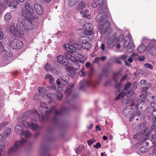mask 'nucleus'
I'll use <instances>...</instances> for the list:
<instances>
[{
    "label": "nucleus",
    "mask_w": 156,
    "mask_h": 156,
    "mask_svg": "<svg viewBox=\"0 0 156 156\" xmlns=\"http://www.w3.org/2000/svg\"><path fill=\"white\" fill-rule=\"evenodd\" d=\"M25 9H22L21 13L22 16L26 19H19V26L12 22L8 29V32L9 34L15 35L18 37H21L24 34L25 31H29L34 28L30 21L33 19H37L38 17H35L33 15L34 10L29 3L25 2Z\"/></svg>",
    "instance_id": "nucleus-1"
},
{
    "label": "nucleus",
    "mask_w": 156,
    "mask_h": 156,
    "mask_svg": "<svg viewBox=\"0 0 156 156\" xmlns=\"http://www.w3.org/2000/svg\"><path fill=\"white\" fill-rule=\"evenodd\" d=\"M106 2L105 0H94L91 6L94 8H98V14L96 17L97 21L100 22L98 27L101 30L105 32L110 28V23L107 21L108 13Z\"/></svg>",
    "instance_id": "nucleus-2"
},
{
    "label": "nucleus",
    "mask_w": 156,
    "mask_h": 156,
    "mask_svg": "<svg viewBox=\"0 0 156 156\" xmlns=\"http://www.w3.org/2000/svg\"><path fill=\"white\" fill-rule=\"evenodd\" d=\"M27 119V115L26 113H24L22 115H20L17 120L19 122L23 123V126L26 128H30L34 131L37 130L38 126L35 123V122L34 120V119L31 118L30 119L31 124L26 121Z\"/></svg>",
    "instance_id": "nucleus-3"
},
{
    "label": "nucleus",
    "mask_w": 156,
    "mask_h": 156,
    "mask_svg": "<svg viewBox=\"0 0 156 156\" xmlns=\"http://www.w3.org/2000/svg\"><path fill=\"white\" fill-rule=\"evenodd\" d=\"M46 104L44 103L41 102L39 108V111L41 113V115H38L37 119L40 121L42 122L44 120V116L43 114L45 113L47 115L50 114L51 112H54L55 109L54 106L51 107L50 108L48 107H46Z\"/></svg>",
    "instance_id": "nucleus-4"
},
{
    "label": "nucleus",
    "mask_w": 156,
    "mask_h": 156,
    "mask_svg": "<svg viewBox=\"0 0 156 156\" xmlns=\"http://www.w3.org/2000/svg\"><path fill=\"white\" fill-rule=\"evenodd\" d=\"M67 81L62 79H58L56 81V83L57 84L58 86L57 87L55 85H52L51 87L57 90L55 92V94L57 96L58 100L59 101L61 100L63 98V95L61 93V91L63 90V89L62 87L63 86H66L68 85Z\"/></svg>",
    "instance_id": "nucleus-5"
},
{
    "label": "nucleus",
    "mask_w": 156,
    "mask_h": 156,
    "mask_svg": "<svg viewBox=\"0 0 156 156\" xmlns=\"http://www.w3.org/2000/svg\"><path fill=\"white\" fill-rule=\"evenodd\" d=\"M146 95H144L143 94L140 95V97L141 98H142V99L141 100V102L139 104V99L138 98H136L135 99L132 101L131 103V106H134L135 105V108L136 109H138L139 108V105L140 107V108L142 110H144V109L142 108L143 106H141V105H144V104H147L148 102L146 100Z\"/></svg>",
    "instance_id": "nucleus-6"
},
{
    "label": "nucleus",
    "mask_w": 156,
    "mask_h": 156,
    "mask_svg": "<svg viewBox=\"0 0 156 156\" xmlns=\"http://www.w3.org/2000/svg\"><path fill=\"white\" fill-rule=\"evenodd\" d=\"M123 47L126 48L128 52L130 53L133 51L134 45L132 40L130 38L126 37L124 41Z\"/></svg>",
    "instance_id": "nucleus-7"
},
{
    "label": "nucleus",
    "mask_w": 156,
    "mask_h": 156,
    "mask_svg": "<svg viewBox=\"0 0 156 156\" xmlns=\"http://www.w3.org/2000/svg\"><path fill=\"white\" fill-rule=\"evenodd\" d=\"M25 143V140L23 139L21 140L20 141H17L16 142L14 146L10 147L8 151V154H11L12 153L18 151L20 149L21 147Z\"/></svg>",
    "instance_id": "nucleus-8"
},
{
    "label": "nucleus",
    "mask_w": 156,
    "mask_h": 156,
    "mask_svg": "<svg viewBox=\"0 0 156 156\" xmlns=\"http://www.w3.org/2000/svg\"><path fill=\"white\" fill-rule=\"evenodd\" d=\"M9 45V47L13 49H19L23 46V43L20 40L15 39L10 41Z\"/></svg>",
    "instance_id": "nucleus-9"
},
{
    "label": "nucleus",
    "mask_w": 156,
    "mask_h": 156,
    "mask_svg": "<svg viewBox=\"0 0 156 156\" xmlns=\"http://www.w3.org/2000/svg\"><path fill=\"white\" fill-rule=\"evenodd\" d=\"M82 28L84 30V33L85 35H91L94 33L93 26L90 23H86L83 26Z\"/></svg>",
    "instance_id": "nucleus-10"
},
{
    "label": "nucleus",
    "mask_w": 156,
    "mask_h": 156,
    "mask_svg": "<svg viewBox=\"0 0 156 156\" xmlns=\"http://www.w3.org/2000/svg\"><path fill=\"white\" fill-rule=\"evenodd\" d=\"M79 45L77 43H74L73 46L69 44H65L63 47L66 50L70 53H73L76 52V48Z\"/></svg>",
    "instance_id": "nucleus-11"
},
{
    "label": "nucleus",
    "mask_w": 156,
    "mask_h": 156,
    "mask_svg": "<svg viewBox=\"0 0 156 156\" xmlns=\"http://www.w3.org/2000/svg\"><path fill=\"white\" fill-rule=\"evenodd\" d=\"M147 131V129L144 128V130L142 133H138L135 134L133 136V138L136 140H139L141 138H144V140L149 134Z\"/></svg>",
    "instance_id": "nucleus-12"
},
{
    "label": "nucleus",
    "mask_w": 156,
    "mask_h": 156,
    "mask_svg": "<svg viewBox=\"0 0 156 156\" xmlns=\"http://www.w3.org/2000/svg\"><path fill=\"white\" fill-rule=\"evenodd\" d=\"M133 110L131 106H129L126 107L124 109L123 112V114L126 116H131V118H129V120L132 121L134 116L133 113Z\"/></svg>",
    "instance_id": "nucleus-13"
},
{
    "label": "nucleus",
    "mask_w": 156,
    "mask_h": 156,
    "mask_svg": "<svg viewBox=\"0 0 156 156\" xmlns=\"http://www.w3.org/2000/svg\"><path fill=\"white\" fill-rule=\"evenodd\" d=\"M57 59L58 63L64 66H67L69 64L66 56H65L62 55H59L57 57Z\"/></svg>",
    "instance_id": "nucleus-14"
},
{
    "label": "nucleus",
    "mask_w": 156,
    "mask_h": 156,
    "mask_svg": "<svg viewBox=\"0 0 156 156\" xmlns=\"http://www.w3.org/2000/svg\"><path fill=\"white\" fill-rule=\"evenodd\" d=\"M140 86H144L147 84V86L146 87H143L142 88V93H143L144 92H145V93H146V91L151 86V83H148L147 84V82L146 81L144 80H141L140 81Z\"/></svg>",
    "instance_id": "nucleus-15"
},
{
    "label": "nucleus",
    "mask_w": 156,
    "mask_h": 156,
    "mask_svg": "<svg viewBox=\"0 0 156 156\" xmlns=\"http://www.w3.org/2000/svg\"><path fill=\"white\" fill-rule=\"evenodd\" d=\"M117 40L115 36L114 35L112 36L110 38H109L107 42V44L109 48L113 47L114 46L116 43Z\"/></svg>",
    "instance_id": "nucleus-16"
},
{
    "label": "nucleus",
    "mask_w": 156,
    "mask_h": 156,
    "mask_svg": "<svg viewBox=\"0 0 156 156\" xmlns=\"http://www.w3.org/2000/svg\"><path fill=\"white\" fill-rule=\"evenodd\" d=\"M75 61L83 63L86 60V58L83 56L82 55L79 54H76L75 55Z\"/></svg>",
    "instance_id": "nucleus-17"
},
{
    "label": "nucleus",
    "mask_w": 156,
    "mask_h": 156,
    "mask_svg": "<svg viewBox=\"0 0 156 156\" xmlns=\"http://www.w3.org/2000/svg\"><path fill=\"white\" fill-rule=\"evenodd\" d=\"M34 8L36 13L39 14L41 15L43 13V9L42 6L38 4H35Z\"/></svg>",
    "instance_id": "nucleus-18"
},
{
    "label": "nucleus",
    "mask_w": 156,
    "mask_h": 156,
    "mask_svg": "<svg viewBox=\"0 0 156 156\" xmlns=\"http://www.w3.org/2000/svg\"><path fill=\"white\" fill-rule=\"evenodd\" d=\"M80 13L82 16L84 18L89 19L90 18V12L89 10L88 9H86L84 10L81 11Z\"/></svg>",
    "instance_id": "nucleus-19"
},
{
    "label": "nucleus",
    "mask_w": 156,
    "mask_h": 156,
    "mask_svg": "<svg viewBox=\"0 0 156 156\" xmlns=\"http://www.w3.org/2000/svg\"><path fill=\"white\" fill-rule=\"evenodd\" d=\"M31 136V134L29 132L27 131H25L22 132L21 134L20 135V137L22 139L21 140L23 139L24 140H25L26 142V140L24 139V138H29Z\"/></svg>",
    "instance_id": "nucleus-20"
},
{
    "label": "nucleus",
    "mask_w": 156,
    "mask_h": 156,
    "mask_svg": "<svg viewBox=\"0 0 156 156\" xmlns=\"http://www.w3.org/2000/svg\"><path fill=\"white\" fill-rule=\"evenodd\" d=\"M88 39L89 37L88 36H84L80 37L78 38L77 41L79 43L83 44L85 43L88 41Z\"/></svg>",
    "instance_id": "nucleus-21"
},
{
    "label": "nucleus",
    "mask_w": 156,
    "mask_h": 156,
    "mask_svg": "<svg viewBox=\"0 0 156 156\" xmlns=\"http://www.w3.org/2000/svg\"><path fill=\"white\" fill-rule=\"evenodd\" d=\"M11 131V130L10 128L8 127H6L2 135L4 137V139H5L8 137L10 134Z\"/></svg>",
    "instance_id": "nucleus-22"
},
{
    "label": "nucleus",
    "mask_w": 156,
    "mask_h": 156,
    "mask_svg": "<svg viewBox=\"0 0 156 156\" xmlns=\"http://www.w3.org/2000/svg\"><path fill=\"white\" fill-rule=\"evenodd\" d=\"M74 84L71 83L70 85L68 86V88L66 91H65V94L66 95L67 98L69 97L71 95V93L72 91V88L73 87Z\"/></svg>",
    "instance_id": "nucleus-23"
},
{
    "label": "nucleus",
    "mask_w": 156,
    "mask_h": 156,
    "mask_svg": "<svg viewBox=\"0 0 156 156\" xmlns=\"http://www.w3.org/2000/svg\"><path fill=\"white\" fill-rule=\"evenodd\" d=\"M155 44H156V41L152 40L150 41L146 48V49L147 50H150L151 49V48Z\"/></svg>",
    "instance_id": "nucleus-24"
},
{
    "label": "nucleus",
    "mask_w": 156,
    "mask_h": 156,
    "mask_svg": "<svg viewBox=\"0 0 156 156\" xmlns=\"http://www.w3.org/2000/svg\"><path fill=\"white\" fill-rule=\"evenodd\" d=\"M81 46L83 49L89 50L91 47V45L90 43L87 41V42L81 44Z\"/></svg>",
    "instance_id": "nucleus-25"
},
{
    "label": "nucleus",
    "mask_w": 156,
    "mask_h": 156,
    "mask_svg": "<svg viewBox=\"0 0 156 156\" xmlns=\"http://www.w3.org/2000/svg\"><path fill=\"white\" fill-rule=\"evenodd\" d=\"M89 85L88 81L87 80H82L80 83V88L82 89L84 87L88 86Z\"/></svg>",
    "instance_id": "nucleus-26"
},
{
    "label": "nucleus",
    "mask_w": 156,
    "mask_h": 156,
    "mask_svg": "<svg viewBox=\"0 0 156 156\" xmlns=\"http://www.w3.org/2000/svg\"><path fill=\"white\" fill-rule=\"evenodd\" d=\"M18 3V2L17 1L14 0L11 2L9 4V6L12 9L16 8Z\"/></svg>",
    "instance_id": "nucleus-27"
},
{
    "label": "nucleus",
    "mask_w": 156,
    "mask_h": 156,
    "mask_svg": "<svg viewBox=\"0 0 156 156\" xmlns=\"http://www.w3.org/2000/svg\"><path fill=\"white\" fill-rule=\"evenodd\" d=\"M146 49L145 46L143 44H142L140 45L137 49L139 53L143 52Z\"/></svg>",
    "instance_id": "nucleus-28"
},
{
    "label": "nucleus",
    "mask_w": 156,
    "mask_h": 156,
    "mask_svg": "<svg viewBox=\"0 0 156 156\" xmlns=\"http://www.w3.org/2000/svg\"><path fill=\"white\" fill-rule=\"evenodd\" d=\"M78 2L79 0H69L68 5L70 7H73L76 5Z\"/></svg>",
    "instance_id": "nucleus-29"
},
{
    "label": "nucleus",
    "mask_w": 156,
    "mask_h": 156,
    "mask_svg": "<svg viewBox=\"0 0 156 156\" xmlns=\"http://www.w3.org/2000/svg\"><path fill=\"white\" fill-rule=\"evenodd\" d=\"M23 128L22 126L20 125H18L15 126V130L16 132L19 133L23 130Z\"/></svg>",
    "instance_id": "nucleus-30"
},
{
    "label": "nucleus",
    "mask_w": 156,
    "mask_h": 156,
    "mask_svg": "<svg viewBox=\"0 0 156 156\" xmlns=\"http://www.w3.org/2000/svg\"><path fill=\"white\" fill-rule=\"evenodd\" d=\"M126 95V93L125 92H122L118 95L115 98V100L117 101L119 99H122Z\"/></svg>",
    "instance_id": "nucleus-31"
},
{
    "label": "nucleus",
    "mask_w": 156,
    "mask_h": 156,
    "mask_svg": "<svg viewBox=\"0 0 156 156\" xmlns=\"http://www.w3.org/2000/svg\"><path fill=\"white\" fill-rule=\"evenodd\" d=\"M80 68V65L77 62H74V65L73 67V69L74 70H77Z\"/></svg>",
    "instance_id": "nucleus-32"
},
{
    "label": "nucleus",
    "mask_w": 156,
    "mask_h": 156,
    "mask_svg": "<svg viewBox=\"0 0 156 156\" xmlns=\"http://www.w3.org/2000/svg\"><path fill=\"white\" fill-rule=\"evenodd\" d=\"M51 71L55 75H58L60 73V69L58 68H52Z\"/></svg>",
    "instance_id": "nucleus-33"
},
{
    "label": "nucleus",
    "mask_w": 156,
    "mask_h": 156,
    "mask_svg": "<svg viewBox=\"0 0 156 156\" xmlns=\"http://www.w3.org/2000/svg\"><path fill=\"white\" fill-rule=\"evenodd\" d=\"M150 51L151 54L154 56H156V44L153 46Z\"/></svg>",
    "instance_id": "nucleus-34"
},
{
    "label": "nucleus",
    "mask_w": 156,
    "mask_h": 156,
    "mask_svg": "<svg viewBox=\"0 0 156 156\" xmlns=\"http://www.w3.org/2000/svg\"><path fill=\"white\" fill-rule=\"evenodd\" d=\"M67 59H69L72 62H75V56L74 57L73 56L70 54H67L66 55Z\"/></svg>",
    "instance_id": "nucleus-35"
},
{
    "label": "nucleus",
    "mask_w": 156,
    "mask_h": 156,
    "mask_svg": "<svg viewBox=\"0 0 156 156\" xmlns=\"http://www.w3.org/2000/svg\"><path fill=\"white\" fill-rule=\"evenodd\" d=\"M46 79H48L50 83H52L54 81V79L52 76L49 74H47L45 76Z\"/></svg>",
    "instance_id": "nucleus-36"
},
{
    "label": "nucleus",
    "mask_w": 156,
    "mask_h": 156,
    "mask_svg": "<svg viewBox=\"0 0 156 156\" xmlns=\"http://www.w3.org/2000/svg\"><path fill=\"white\" fill-rule=\"evenodd\" d=\"M86 7V5L83 2H81L79 4L77 9L79 10L80 9H84Z\"/></svg>",
    "instance_id": "nucleus-37"
},
{
    "label": "nucleus",
    "mask_w": 156,
    "mask_h": 156,
    "mask_svg": "<svg viewBox=\"0 0 156 156\" xmlns=\"http://www.w3.org/2000/svg\"><path fill=\"white\" fill-rule=\"evenodd\" d=\"M4 18L5 21H8L11 20L12 16L9 13H7L5 15Z\"/></svg>",
    "instance_id": "nucleus-38"
},
{
    "label": "nucleus",
    "mask_w": 156,
    "mask_h": 156,
    "mask_svg": "<svg viewBox=\"0 0 156 156\" xmlns=\"http://www.w3.org/2000/svg\"><path fill=\"white\" fill-rule=\"evenodd\" d=\"M148 150V148L145 146H144L140 149V152L142 153H145Z\"/></svg>",
    "instance_id": "nucleus-39"
},
{
    "label": "nucleus",
    "mask_w": 156,
    "mask_h": 156,
    "mask_svg": "<svg viewBox=\"0 0 156 156\" xmlns=\"http://www.w3.org/2000/svg\"><path fill=\"white\" fill-rule=\"evenodd\" d=\"M137 87L136 83L135 82L132 84L131 83L130 89L131 90H133L134 91L136 90Z\"/></svg>",
    "instance_id": "nucleus-40"
},
{
    "label": "nucleus",
    "mask_w": 156,
    "mask_h": 156,
    "mask_svg": "<svg viewBox=\"0 0 156 156\" xmlns=\"http://www.w3.org/2000/svg\"><path fill=\"white\" fill-rule=\"evenodd\" d=\"M39 92L41 94H44L45 93L46 89L44 87H40L38 89Z\"/></svg>",
    "instance_id": "nucleus-41"
},
{
    "label": "nucleus",
    "mask_w": 156,
    "mask_h": 156,
    "mask_svg": "<svg viewBox=\"0 0 156 156\" xmlns=\"http://www.w3.org/2000/svg\"><path fill=\"white\" fill-rule=\"evenodd\" d=\"M84 149V147L83 145L79 146L76 150V152L77 153H79L82 151Z\"/></svg>",
    "instance_id": "nucleus-42"
},
{
    "label": "nucleus",
    "mask_w": 156,
    "mask_h": 156,
    "mask_svg": "<svg viewBox=\"0 0 156 156\" xmlns=\"http://www.w3.org/2000/svg\"><path fill=\"white\" fill-rule=\"evenodd\" d=\"M4 142L6 143L8 142L7 140H5L2 142V144H0V156L1 155V153L2 150L5 148V146L2 144Z\"/></svg>",
    "instance_id": "nucleus-43"
},
{
    "label": "nucleus",
    "mask_w": 156,
    "mask_h": 156,
    "mask_svg": "<svg viewBox=\"0 0 156 156\" xmlns=\"http://www.w3.org/2000/svg\"><path fill=\"white\" fill-rule=\"evenodd\" d=\"M144 67L146 68H149L150 69H153V66L150 64L146 63L144 64Z\"/></svg>",
    "instance_id": "nucleus-44"
},
{
    "label": "nucleus",
    "mask_w": 156,
    "mask_h": 156,
    "mask_svg": "<svg viewBox=\"0 0 156 156\" xmlns=\"http://www.w3.org/2000/svg\"><path fill=\"white\" fill-rule=\"evenodd\" d=\"M138 55L136 53H133L131 55V57L133 60L136 61V57H138Z\"/></svg>",
    "instance_id": "nucleus-45"
},
{
    "label": "nucleus",
    "mask_w": 156,
    "mask_h": 156,
    "mask_svg": "<svg viewBox=\"0 0 156 156\" xmlns=\"http://www.w3.org/2000/svg\"><path fill=\"white\" fill-rule=\"evenodd\" d=\"M134 93V91L133 90H130L126 94V96L128 97H130L133 95Z\"/></svg>",
    "instance_id": "nucleus-46"
},
{
    "label": "nucleus",
    "mask_w": 156,
    "mask_h": 156,
    "mask_svg": "<svg viewBox=\"0 0 156 156\" xmlns=\"http://www.w3.org/2000/svg\"><path fill=\"white\" fill-rule=\"evenodd\" d=\"M47 96L51 100H52L55 97L54 95L50 93H48L47 94Z\"/></svg>",
    "instance_id": "nucleus-47"
},
{
    "label": "nucleus",
    "mask_w": 156,
    "mask_h": 156,
    "mask_svg": "<svg viewBox=\"0 0 156 156\" xmlns=\"http://www.w3.org/2000/svg\"><path fill=\"white\" fill-rule=\"evenodd\" d=\"M151 141L153 144L156 145V135H154L152 136Z\"/></svg>",
    "instance_id": "nucleus-48"
},
{
    "label": "nucleus",
    "mask_w": 156,
    "mask_h": 156,
    "mask_svg": "<svg viewBox=\"0 0 156 156\" xmlns=\"http://www.w3.org/2000/svg\"><path fill=\"white\" fill-rule=\"evenodd\" d=\"M131 86V83L129 82H128L126 83L125 85V87L124 89V90H126L128 89L129 88V87H130Z\"/></svg>",
    "instance_id": "nucleus-49"
},
{
    "label": "nucleus",
    "mask_w": 156,
    "mask_h": 156,
    "mask_svg": "<svg viewBox=\"0 0 156 156\" xmlns=\"http://www.w3.org/2000/svg\"><path fill=\"white\" fill-rule=\"evenodd\" d=\"M9 124V122H4L0 124V130L2 128L4 127H5L7 125Z\"/></svg>",
    "instance_id": "nucleus-50"
},
{
    "label": "nucleus",
    "mask_w": 156,
    "mask_h": 156,
    "mask_svg": "<svg viewBox=\"0 0 156 156\" xmlns=\"http://www.w3.org/2000/svg\"><path fill=\"white\" fill-rule=\"evenodd\" d=\"M44 68L47 71H49L50 70V71L51 70V66L48 64H47L46 65L44 66Z\"/></svg>",
    "instance_id": "nucleus-51"
},
{
    "label": "nucleus",
    "mask_w": 156,
    "mask_h": 156,
    "mask_svg": "<svg viewBox=\"0 0 156 156\" xmlns=\"http://www.w3.org/2000/svg\"><path fill=\"white\" fill-rule=\"evenodd\" d=\"M151 107L154 108V110H156V103L155 102H152L150 104Z\"/></svg>",
    "instance_id": "nucleus-52"
},
{
    "label": "nucleus",
    "mask_w": 156,
    "mask_h": 156,
    "mask_svg": "<svg viewBox=\"0 0 156 156\" xmlns=\"http://www.w3.org/2000/svg\"><path fill=\"white\" fill-rule=\"evenodd\" d=\"M127 57V55L126 54H124L121 55L120 57V58L122 60H126V59Z\"/></svg>",
    "instance_id": "nucleus-53"
},
{
    "label": "nucleus",
    "mask_w": 156,
    "mask_h": 156,
    "mask_svg": "<svg viewBox=\"0 0 156 156\" xmlns=\"http://www.w3.org/2000/svg\"><path fill=\"white\" fill-rule=\"evenodd\" d=\"M95 141V140L93 139L91 140H90L87 141L88 144L89 145H91Z\"/></svg>",
    "instance_id": "nucleus-54"
},
{
    "label": "nucleus",
    "mask_w": 156,
    "mask_h": 156,
    "mask_svg": "<svg viewBox=\"0 0 156 156\" xmlns=\"http://www.w3.org/2000/svg\"><path fill=\"white\" fill-rule=\"evenodd\" d=\"M150 41L147 37H144L142 38V42L144 43H147Z\"/></svg>",
    "instance_id": "nucleus-55"
},
{
    "label": "nucleus",
    "mask_w": 156,
    "mask_h": 156,
    "mask_svg": "<svg viewBox=\"0 0 156 156\" xmlns=\"http://www.w3.org/2000/svg\"><path fill=\"white\" fill-rule=\"evenodd\" d=\"M84 68H82L80 70V73H79V74L80 76H83L84 75Z\"/></svg>",
    "instance_id": "nucleus-56"
},
{
    "label": "nucleus",
    "mask_w": 156,
    "mask_h": 156,
    "mask_svg": "<svg viewBox=\"0 0 156 156\" xmlns=\"http://www.w3.org/2000/svg\"><path fill=\"white\" fill-rule=\"evenodd\" d=\"M121 87V83H117L115 85V88L116 89H120Z\"/></svg>",
    "instance_id": "nucleus-57"
},
{
    "label": "nucleus",
    "mask_w": 156,
    "mask_h": 156,
    "mask_svg": "<svg viewBox=\"0 0 156 156\" xmlns=\"http://www.w3.org/2000/svg\"><path fill=\"white\" fill-rule=\"evenodd\" d=\"M4 37V34L2 29L0 28V39H3Z\"/></svg>",
    "instance_id": "nucleus-58"
},
{
    "label": "nucleus",
    "mask_w": 156,
    "mask_h": 156,
    "mask_svg": "<svg viewBox=\"0 0 156 156\" xmlns=\"http://www.w3.org/2000/svg\"><path fill=\"white\" fill-rule=\"evenodd\" d=\"M101 147V145L99 143H97L95 145H94L93 146V147L96 149H98L100 147Z\"/></svg>",
    "instance_id": "nucleus-59"
},
{
    "label": "nucleus",
    "mask_w": 156,
    "mask_h": 156,
    "mask_svg": "<svg viewBox=\"0 0 156 156\" xmlns=\"http://www.w3.org/2000/svg\"><path fill=\"white\" fill-rule=\"evenodd\" d=\"M138 59L140 61H143L145 59V58L143 56H140L138 57Z\"/></svg>",
    "instance_id": "nucleus-60"
},
{
    "label": "nucleus",
    "mask_w": 156,
    "mask_h": 156,
    "mask_svg": "<svg viewBox=\"0 0 156 156\" xmlns=\"http://www.w3.org/2000/svg\"><path fill=\"white\" fill-rule=\"evenodd\" d=\"M55 116L60 115L62 114V112L61 111H57L55 112Z\"/></svg>",
    "instance_id": "nucleus-61"
},
{
    "label": "nucleus",
    "mask_w": 156,
    "mask_h": 156,
    "mask_svg": "<svg viewBox=\"0 0 156 156\" xmlns=\"http://www.w3.org/2000/svg\"><path fill=\"white\" fill-rule=\"evenodd\" d=\"M101 48L102 51H104L105 50V47L104 44L103 43L101 44Z\"/></svg>",
    "instance_id": "nucleus-62"
},
{
    "label": "nucleus",
    "mask_w": 156,
    "mask_h": 156,
    "mask_svg": "<svg viewBox=\"0 0 156 156\" xmlns=\"http://www.w3.org/2000/svg\"><path fill=\"white\" fill-rule=\"evenodd\" d=\"M127 77V74L125 75L122 78L121 80V81H123L125 80Z\"/></svg>",
    "instance_id": "nucleus-63"
},
{
    "label": "nucleus",
    "mask_w": 156,
    "mask_h": 156,
    "mask_svg": "<svg viewBox=\"0 0 156 156\" xmlns=\"http://www.w3.org/2000/svg\"><path fill=\"white\" fill-rule=\"evenodd\" d=\"M100 60V58H96L95 59L94 61L93 62H95L96 63H98L99 62Z\"/></svg>",
    "instance_id": "nucleus-64"
}]
</instances>
